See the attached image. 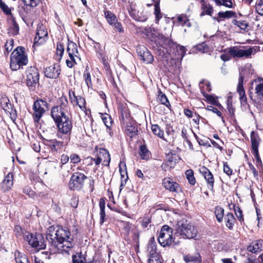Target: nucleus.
Wrapping results in <instances>:
<instances>
[{
  "label": "nucleus",
  "mask_w": 263,
  "mask_h": 263,
  "mask_svg": "<svg viewBox=\"0 0 263 263\" xmlns=\"http://www.w3.org/2000/svg\"><path fill=\"white\" fill-rule=\"evenodd\" d=\"M47 239L59 251L68 253L74 246L73 236L66 228L50 227L47 231Z\"/></svg>",
  "instance_id": "nucleus-1"
},
{
  "label": "nucleus",
  "mask_w": 263,
  "mask_h": 263,
  "mask_svg": "<svg viewBox=\"0 0 263 263\" xmlns=\"http://www.w3.org/2000/svg\"><path fill=\"white\" fill-rule=\"evenodd\" d=\"M28 57L24 47L18 46L11 53L10 67L12 70L23 68L24 66L28 64Z\"/></svg>",
  "instance_id": "nucleus-2"
},
{
  "label": "nucleus",
  "mask_w": 263,
  "mask_h": 263,
  "mask_svg": "<svg viewBox=\"0 0 263 263\" xmlns=\"http://www.w3.org/2000/svg\"><path fill=\"white\" fill-rule=\"evenodd\" d=\"M58 128L57 136L59 139L69 141L72 128V123L69 117L55 123Z\"/></svg>",
  "instance_id": "nucleus-3"
},
{
  "label": "nucleus",
  "mask_w": 263,
  "mask_h": 263,
  "mask_svg": "<svg viewBox=\"0 0 263 263\" xmlns=\"http://www.w3.org/2000/svg\"><path fill=\"white\" fill-rule=\"evenodd\" d=\"M59 102V105L53 106L51 110V116L55 123L68 117L66 115L68 112L67 98L62 97L60 98Z\"/></svg>",
  "instance_id": "nucleus-4"
},
{
  "label": "nucleus",
  "mask_w": 263,
  "mask_h": 263,
  "mask_svg": "<svg viewBox=\"0 0 263 263\" xmlns=\"http://www.w3.org/2000/svg\"><path fill=\"white\" fill-rule=\"evenodd\" d=\"M87 178L83 173L74 172L71 176L68 182V188L71 191H80L84 185L85 180Z\"/></svg>",
  "instance_id": "nucleus-5"
},
{
  "label": "nucleus",
  "mask_w": 263,
  "mask_h": 263,
  "mask_svg": "<svg viewBox=\"0 0 263 263\" xmlns=\"http://www.w3.org/2000/svg\"><path fill=\"white\" fill-rule=\"evenodd\" d=\"M173 229L167 225L163 226L158 237L159 243L163 247L169 246L173 242Z\"/></svg>",
  "instance_id": "nucleus-6"
},
{
  "label": "nucleus",
  "mask_w": 263,
  "mask_h": 263,
  "mask_svg": "<svg viewBox=\"0 0 263 263\" xmlns=\"http://www.w3.org/2000/svg\"><path fill=\"white\" fill-rule=\"evenodd\" d=\"M25 239L28 243L37 250L44 249L46 248L44 239L41 234H32L28 233L25 236Z\"/></svg>",
  "instance_id": "nucleus-7"
},
{
  "label": "nucleus",
  "mask_w": 263,
  "mask_h": 263,
  "mask_svg": "<svg viewBox=\"0 0 263 263\" xmlns=\"http://www.w3.org/2000/svg\"><path fill=\"white\" fill-rule=\"evenodd\" d=\"M177 232L183 238H193L196 237L197 231L194 226L192 224L185 223L178 224Z\"/></svg>",
  "instance_id": "nucleus-8"
},
{
  "label": "nucleus",
  "mask_w": 263,
  "mask_h": 263,
  "mask_svg": "<svg viewBox=\"0 0 263 263\" xmlns=\"http://www.w3.org/2000/svg\"><path fill=\"white\" fill-rule=\"evenodd\" d=\"M47 103L43 100H37L34 102L33 116L34 122H38L39 121L45 112V108L47 107Z\"/></svg>",
  "instance_id": "nucleus-9"
},
{
  "label": "nucleus",
  "mask_w": 263,
  "mask_h": 263,
  "mask_svg": "<svg viewBox=\"0 0 263 263\" xmlns=\"http://www.w3.org/2000/svg\"><path fill=\"white\" fill-rule=\"evenodd\" d=\"M26 83L28 87L34 86L39 80V73L34 67H30L26 70Z\"/></svg>",
  "instance_id": "nucleus-10"
},
{
  "label": "nucleus",
  "mask_w": 263,
  "mask_h": 263,
  "mask_svg": "<svg viewBox=\"0 0 263 263\" xmlns=\"http://www.w3.org/2000/svg\"><path fill=\"white\" fill-rule=\"evenodd\" d=\"M45 144L48 146L52 153L59 152L65 148L69 141H59L57 139H44Z\"/></svg>",
  "instance_id": "nucleus-11"
},
{
  "label": "nucleus",
  "mask_w": 263,
  "mask_h": 263,
  "mask_svg": "<svg viewBox=\"0 0 263 263\" xmlns=\"http://www.w3.org/2000/svg\"><path fill=\"white\" fill-rule=\"evenodd\" d=\"M251 84L257 98L263 100V78L257 76L252 81Z\"/></svg>",
  "instance_id": "nucleus-12"
},
{
  "label": "nucleus",
  "mask_w": 263,
  "mask_h": 263,
  "mask_svg": "<svg viewBox=\"0 0 263 263\" xmlns=\"http://www.w3.org/2000/svg\"><path fill=\"white\" fill-rule=\"evenodd\" d=\"M47 29L43 24H39L36 29V33L34 40V45H39L44 43L47 37Z\"/></svg>",
  "instance_id": "nucleus-13"
},
{
  "label": "nucleus",
  "mask_w": 263,
  "mask_h": 263,
  "mask_svg": "<svg viewBox=\"0 0 263 263\" xmlns=\"http://www.w3.org/2000/svg\"><path fill=\"white\" fill-rule=\"evenodd\" d=\"M69 98L70 103L74 106L78 105L81 110L85 111L86 109V102L85 99L81 96H76L72 90H69Z\"/></svg>",
  "instance_id": "nucleus-14"
},
{
  "label": "nucleus",
  "mask_w": 263,
  "mask_h": 263,
  "mask_svg": "<svg viewBox=\"0 0 263 263\" xmlns=\"http://www.w3.org/2000/svg\"><path fill=\"white\" fill-rule=\"evenodd\" d=\"M137 51L139 56L141 58V60L144 62L149 64L153 61V55L145 47L143 46H138L137 48Z\"/></svg>",
  "instance_id": "nucleus-15"
},
{
  "label": "nucleus",
  "mask_w": 263,
  "mask_h": 263,
  "mask_svg": "<svg viewBox=\"0 0 263 263\" xmlns=\"http://www.w3.org/2000/svg\"><path fill=\"white\" fill-rule=\"evenodd\" d=\"M163 185L165 189L172 192L179 193L181 191L179 184L173 181L170 177H166L163 179Z\"/></svg>",
  "instance_id": "nucleus-16"
},
{
  "label": "nucleus",
  "mask_w": 263,
  "mask_h": 263,
  "mask_svg": "<svg viewBox=\"0 0 263 263\" xmlns=\"http://www.w3.org/2000/svg\"><path fill=\"white\" fill-rule=\"evenodd\" d=\"M200 172L202 174V176L206 180L208 189L210 190H213L214 183V178L212 173L205 167H202L200 170Z\"/></svg>",
  "instance_id": "nucleus-17"
},
{
  "label": "nucleus",
  "mask_w": 263,
  "mask_h": 263,
  "mask_svg": "<svg viewBox=\"0 0 263 263\" xmlns=\"http://www.w3.org/2000/svg\"><path fill=\"white\" fill-rule=\"evenodd\" d=\"M60 66L58 64H53L45 70V76L50 79H57L60 74Z\"/></svg>",
  "instance_id": "nucleus-18"
},
{
  "label": "nucleus",
  "mask_w": 263,
  "mask_h": 263,
  "mask_svg": "<svg viewBox=\"0 0 263 263\" xmlns=\"http://www.w3.org/2000/svg\"><path fill=\"white\" fill-rule=\"evenodd\" d=\"M129 13L130 16L137 21L145 22L148 18L146 12H144L143 11L137 10L133 8L129 10Z\"/></svg>",
  "instance_id": "nucleus-19"
},
{
  "label": "nucleus",
  "mask_w": 263,
  "mask_h": 263,
  "mask_svg": "<svg viewBox=\"0 0 263 263\" xmlns=\"http://www.w3.org/2000/svg\"><path fill=\"white\" fill-rule=\"evenodd\" d=\"M67 52L70 59H73L76 58L79 61H81V58L79 57V53L78 50L77 45L72 42H69L67 47Z\"/></svg>",
  "instance_id": "nucleus-20"
},
{
  "label": "nucleus",
  "mask_w": 263,
  "mask_h": 263,
  "mask_svg": "<svg viewBox=\"0 0 263 263\" xmlns=\"http://www.w3.org/2000/svg\"><path fill=\"white\" fill-rule=\"evenodd\" d=\"M251 141L252 144V151L255 157L258 156V147L259 145L260 139L258 135L254 132L251 135Z\"/></svg>",
  "instance_id": "nucleus-21"
},
{
  "label": "nucleus",
  "mask_w": 263,
  "mask_h": 263,
  "mask_svg": "<svg viewBox=\"0 0 263 263\" xmlns=\"http://www.w3.org/2000/svg\"><path fill=\"white\" fill-rule=\"evenodd\" d=\"M201 13L200 16H203L205 15H209L211 16L213 13L214 9L213 7L204 0H201Z\"/></svg>",
  "instance_id": "nucleus-22"
},
{
  "label": "nucleus",
  "mask_w": 263,
  "mask_h": 263,
  "mask_svg": "<svg viewBox=\"0 0 263 263\" xmlns=\"http://www.w3.org/2000/svg\"><path fill=\"white\" fill-rule=\"evenodd\" d=\"M249 252L256 253L263 250V240H258L252 242L247 248Z\"/></svg>",
  "instance_id": "nucleus-23"
},
{
  "label": "nucleus",
  "mask_w": 263,
  "mask_h": 263,
  "mask_svg": "<svg viewBox=\"0 0 263 263\" xmlns=\"http://www.w3.org/2000/svg\"><path fill=\"white\" fill-rule=\"evenodd\" d=\"M183 260L185 263H201L202 259L199 253L187 254L183 256Z\"/></svg>",
  "instance_id": "nucleus-24"
},
{
  "label": "nucleus",
  "mask_w": 263,
  "mask_h": 263,
  "mask_svg": "<svg viewBox=\"0 0 263 263\" xmlns=\"http://www.w3.org/2000/svg\"><path fill=\"white\" fill-rule=\"evenodd\" d=\"M13 184V175L9 173L4 178L3 183L2 187L4 191H7L10 190Z\"/></svg>",
  "instance_id": "nucleus-25"
},
{
  "label": "nucleus",
  "mask_w": 263,
  "mask_h": 263,
  "mask_svg": "<svg viewBox=\"0 0 263 263\" xmlns=\"http://www.w3.org/2000/svg\"><path fill=\"white\" fill-rule=\"evenodd\" d=\"M243 76L240 75L238 80V83L237 86V91L239 94V98L241 101H246L247 100V97L245 95V90L243 87Z\"/></svg>",
  "instance_id": "nucleus-26"
},
{
  "label": "nucleus",
  "mask_w": 263,
  "mask_h": 263,
  "mask_svg": "<svg viewBox=\"0 0 263 263\" xmlns=\"http://www.w3.org/2000/svg\"><path fill=\"white\" fill-rule=\"evenodd\" d=\"M156 245L154 237H152L148 242L147 246V251L151 256L150 258H156Z\"/></svg>",
  "instance_id": "nucleus-27"
},
{
  "label": "nucleus",
  "mask_w": 263,
  "mask_h": 263,
  "mask_svg": "<svg viewBox=\"0 0 263 263\" xmlns=\"http://www.w3.org/2000/svg\"><path fill=\"white\" fill-rule=\"evenodd\" d=\"M72 261V263H94L91 261L87 262L85 255L83 254L82 252L73 254Z\"/></svg>",
  "instance_id": "nucleus-28"
},
{
  "label": "nucleus",
  "mask_w": 263,
  "mask_h": 263,
  "mask_svg": "<svg viewBox=\"0 0 263 263\" xmlns=\"http://www.w3.org/2000/svg\"><path fill=\"white\" fill-rule=\"evenodd\" d=\"M101 155L104 156L107 159L109 158V153L105 149H101L100 150L97 158H90V159L91 160L94 161L96 165H98L103 160V158L101 157Z\"/></svg>",
  "instance_id": "nucleus-29"
},
{
  "label": "nucleus",
  "mask_w": 263,
  "mask_h": 263,
  "mask_svg": "<svg viewBox=\"0 0 263 263\" xmlns=\"http://www.w3.org/2000/svg\"><path fill=\"white\" fill-rule=\"evenodd\" d=\"M255 52L256 50L254 47H244L243 49H240V58H250L251 54Z\"/></svg>",
  "instance_id": "nucleus-30"
},
{
  "label": "nucleus",
  "mask_w": 263,
  "mask_h": 263,
  "mask_svg": "<svg viewBox=\"0 0 263 263\" xmlns=\"http://www.w3.org/2000/svg\"><path fill=\"white\" fill-rule=\"evenodd\" d=\"M173 47L176 49L175 54L178 56L177 58H180V60H182L186 52V49L185 47L177 44V43H174Z\"/></svg>",
  "instance_id": "nucleus-31"
},
{
  "label": "nucleus",
  "mask_w": 263,
  "mask_h": 263,
  "mask_svg": "<svg viewBox=\"0 0 263 263\" xmlns=\"http://www.w3.org/2000/svg\"><path fill=\"white\" fill-rule=\"evenodd\" d=\"M1 105L2 108L5 111L9 112L12 110V105L9 100L7 97H3L1 99Z\"/></svg>",
  "instance_id": "nucleus-32"
},
{
  "label": "nucleus",
  "mask_w": 263,
  "mask_h": 263,
  "mask_svg": "<svg viewBox=\"0 0 263 263\" xmlns=\"http://www.w3.org/2000/svg\"><path fill=\"white\" fill-rule=\"evenodd\" d=\"M226 226L230 230H232L235 222L234 215L231 213H228L225 217Z\"/></svg>",
  "instance_id": "nucleus-33"
},
{
  "label": "nucleus",
  "mask_w": 263,
  "mask_h": 263,
  "mask_svg": "<svg viewBox=\"0 0 263 263\" xmlns=\"http://www.w3.org/2000/svg\"><path fill=\"white\" fill-rule=\"evenodd\" d=\"M15 259L17 263H29L27 256L20 252L15 254Z\"/></svg>",
  "instance_id": "nucleus-34"
},
{
  "label": "nucleus",
  "mask_w": 263,
  "mask_h": 263,
  "mask_svg": "<svg viewBox=\"0 0 263 263\" xmlns=\"http://www.w3.org/2000/svg\"><path fill=\"white\" fill-rule=\"evenodd\" d=\"M152 130L154 134L157 136L161 139L164 140V132L162 130L160 126L157 124H154L152 125Z\"/></svg>",
  "instance_id": "nucleus-35"
},
{
  "label": "nucleus",
  "mask_w": 263,
  "mask_h": 263,
  "mask_svg": "<svg viewBox=\"0 0 263 263\" xmlns=\"http://www.w3.org/2000/svg\"><path fill=\"white\" fill-rule=\"evenodd\" d=\"M104 15L107 21L111 25H113L117 21L116 16L111 12L105 11Z\"/></svg>",
  "instance_id": "nucleus-36"
},
{
  "label": "nucleus",
  "mask_w": 263,
  "mask_h": 263,
  "mask_svg": "<svg viewBox=\"0 0 263 263\" xmlns=\"http://www.w3.org/2000/svg\"><path fill=\"white\" fill-rule=\"evenodd\" d=\"M219 17L223 18H230L232 17H236V13L232 11H226L225 12L220 11L218 13Z\"/></svg>",
  "instance_id": "nucleus-37"
},
{
  "label": "nucleus",
  "mask_w": 263,
  "mask_h": 263,
  "mask_svg": "<svg viewBox=\"0 0 263 263\" xmlns=\"http://www.w3.org/2000/svg\"><path fill=\"white\" fill-rule=\"evenodd\" d=\"M177 20L180 25L191 26L190 23L189 22V19L186 15L181 14L177 17Z\"/></svg>",
  "instance_id": "nucleus-38"
},
{
  "label": "nucleus",
  "mask_w": 263,
  "mask_h": 263,
  "mask_svg": "<svg viewBox=\"0 0 263 263\" xmlns=\"http://www.w3.org/2000/svg\"><path fill=\"white\" fill-rule=\"evenodd\" d=\"M224 209L220 206H216L215 208V215L217 221L221 222L223 219Z\"/></svg>",
  "instance_id": "nucleus-39"
},
{
  "label": "nucleus",
  "mask_w": 263,
  "mask_h": 263,
  "mask_svg": "<svg viewBox=\"0 0 263 263\" xmlns=\"http://www.w3.org/2000/svg\"><path fill=\"white\" fill-rule=\"evenodd\" d=\"M0 9L7 15H11V10L13 9V8L9 7L3 0H0Z\"/></svg>",
  "instance_id": "nucleus-40"
},
{
  "label": "nucleus",
  "mask_w": 263,
  "mask_h": 263,
  "mask_svg": "<svg viewBox=\"0 0 263 263\" xmlns=\"http://www.w3.org/2000/svg\"><path fill=\"white\" fill-rule=\"evenodd\" d=\"M154 14L155 15L156 23H158L159 20L162 17V14L161 12L160 5L159 3H156L155 5Z\"/></svg>",
  "instance_id": "nucleus-41"
},
{
  "label": "nucleus",
  "mask_w": 263,
  "mask_h": 263,
  "mask_svg": "<svg viewBox=\"0 0 263 263\" xmlns=\"http://www.w3.org/2000/svg\"><path fill=\"white\" fill-rule=\"evenodd\" d=\"M199 87L201 92L204 94L206 92H210L211 90L210 83L208 81L201 82L199 83Z\"/></svg>",
  "instance_id": "nucleus-42"
},
{
  "label": "nucleus",
  "mask_w": 263,
  "mask_h": 263,
  "mask_svg": "<svg viewBox=\"0 0 263 263\" xmlns=\"http://www.w3.org/2000/svg\"><path fill=\"white\" fill-rule=\"evenodd\" d=\"M126 134L130 137L135 136L138 132L137 128L132 125H127L126 128Z\"/></svg>",
  "instance_id": "nucleus-43"
},
{
  "label": "nucleus",
  "mask_w": 263,
  "mask_h": 263,
  "mask_svg": "<svg viewBox=\"0 0 263 263\" xmlns=\"http://www.w3.org/2000/svg\"><path fill=\"white\" fill-rule=\"evenodd\" d=\"M140 156L143 159H147L149 156V152L146 148L145 146L141 145L140 147Z\"/></svg>",
  "instance_id": "nucleus-44"
},
{
  "label": "nucleus",
  "mask_w": 263,
  "mask_h": 263,
  "mask_svg": "<svg viewBox=\"0 0 263 263\" xmlns=\"http://www.w3.org/2000/svg\"><path fill=\"white\" fill-rule=\"evenodd\" d=\"M185 175L189 183L194 185L196 183V180L194 176V172L192 170H188L185 172Z\"/></svg>",
  "instance_id": "nucleus-45"
},
{
  "label": "nucleus",
  "mask_w": 263,
  "mask_h": 263,
  "mask_svg": "<svg viewBox=\"0 0 263 263\" xmlns=\"http://www.w3.org/2000/svg\"><path fill=\"white\" fill-rule=\"evenodd\" d=\"M158 99L162 104L165 105L166 107H168L170 105V103L166 96L161 91L159 92L158 96Z\"/></svg>",
  "instance_id": "nucleus-46"
},
{
  "label": "nucleus",
  "mask_w": 263,
  "mask_h": 263,
  "mask_svg": "<svg viewBox=\"0 0 263 263\" xmlns=\"http://www.w3.org/2000/svg\"><path fill=\"white\" fill-rule=\"evenodd\" d=\"M232 23L243 30H246L248 27V24L245 21H239L236 20H233Z\"/></svg>",
  "instance_id": "nucleus-47"
},
{
  "label": "nucleus",
  "mask_w": 263,
  "mask_h": 263,
  "mask_svg": "<svg viewBox=\"0 0 263 263\" xmlns=\"http://www.w3.org/2000/svg\"><path fill=\"white\" fill-rule=\"evenodd\" d=\"M227 51L234 58H240V49L237 47H232L227 49Z\"/></svg>",
  "instance_id": "nucleus-48"
},
{
  "label": "nucleus",
  "mask_w": 263,
  "mask_h": 263,
  "mask_svg": "<svg viewBox=\"0 0 263 263\" xmlns=\"http://www.w3.org/2000/svg\"><path fill=\"white\" fill-rule=\"evenodd\" d=\"M83 77L87 87L88 88L91 87L92 86L91 77L90 73L87 71V69H86L84 71Z\"/></svg>",
  "instance_id": "nucleus-49"
},
{
  "label": "nucleus",
  "mask_w": 263,
  "mask_h": 263,
  "mask_svg": "<svg viewBox=\"0 0 263 263\" xmlns=\"http://www.w3.org/2000/svg\"><path fill=\"white\" fill-rule=\"evenodd\" d=\"M13 47V40L12 39L8 40L5 45V50L6 51V52H5V54H8L12 50Z\"/></svg>",
  "instance_id": "nucleus-50"
},
{
  "label": "nucleus",
  "mask_w": 263,
  "mask_h": 263,
  "mask_svg": "<svg viewBox=\"0 0 263 263\" xmlns=\"http://www.w3.org/2000/svg\"><path fill=\"white\" fill-rule=\"evenodd\" d=\"M64 51V47L61 43L58 44L57 46V54L59 56V60H60L63 56Z\"/></svg>",
  "instance_id": "nucleus-51"
},
{
  "label": "nucleus",
  "mask_w": 263,
  "mask_h": 263,
  "mask_svg": "<svg viewBox=\"0 0 263 263\" xmlns=\"http://www.w3.org/2000/svg\"><path fill=\"white\" fill-rule=\"evenodd\" d=\"M26 6L31 7H36L40 2V0H22Z\"/></svg>",
  "instance_id": "nucleus-52"
},
{
  "label": "nucleus",
  "mask_w": 263,
  "mask_h": 263,
  "mask_svg": "<svg viewBox=\"0 0 263 263\" xmlns=\"http://www.w3.org/2000/svg\"><path fill=\"white\" fill-rule=\"evenodd\" d=\"M188 130H191L193 134L194 133L192 129L183 127L181 129V136L185 141H186L187 142H189V144H190L191 142L188 139Z\"/></svg>",
  "instance_id": "nucleus-53"
},
{
  "label": "nucleus",
  "mask_w": 263,
  "mask_h": 263,
  "mask_svg": "<svg viewBox=\"0 0 263 263\" xmlns=\"http://www.w3.org/2000/svg\"><path fill=\"white\" fill-rule=\"evenodd\" d=\"M70 59V60H66V65L69 68L73 67L74 65L78 64V62H79V61L76 58L73 57V60L72 59Z\"/></svg>",
  "instance_id": "nucleus-54"
},
{
  "label": "nucleus",
  "mask_w": 263,
  "mask_h": 263,
  "mask_svg": "<svg viewBox=\"0 0 263 263\" xmlns=\"http://www.w3.org/2000/svg\"><path fill=\"white\" fill-rule=\"evenodd\" d=\"M23 192L30 197H33L35 195V193L34 191H33L31 188L28 186H25L23 189Z\"/></svg>",
  "instance_id": "nucleus-55"
},
{
  "label": "nucleus",
  "mask_w": 263,
  "mask_h": 263,
  "mask_svg": "<svg viewBox=\"0 0 263 263\" xmlns=\"http://www.w3.org/2000/svg\"><path fill=\"white\" fill-rule=\"evenodd\" d=\"M234 211L239 220L241 221L243 220L242 211L238 206H234Z\"/></svg>",
  "instance_id": "nucleus-56"
},
{
  "label": "nucleus",
  "mask_w": 263,
  "mask_h": 263,
  "mask_svg": "<svg viewBox=\"0 0 263 263\" xmlns=\"http://www.w3.org/2000/svg\"><path fill=\"white\" fill-rule=\"evenodd\" d=\"M227 109L231 116L234 115L235 109L233 106L232 102L229 99L227 101Z\"/></svg>",
  "instance_id": "nucleus-57"
},
{
  "label": "nucleus",
  "mask_w": 263,
  "mask_h": 263,
  "mask_svg": "<svg viewBox=\"0 0 263 263\" xmlns=\"http://www.w3.org/2000/svg\"><path fill=\"white\" fill-rule=\"evenodd\" d=\"M194 135L200 145L210 146V144H209L208 141L207 140L200 139L197 137V136L195 133H194Z\"/></svg>",
  "instance_id": "nucleus-58"
},
{
  "label": "nucleus",
  "mask_w": 263,
  "mask_h": 263,
  "mask_svg": "<svg viewBox=\"0 0 263 263\" xmlns=\"http://www.w3.org/2000/svg\"><path fill=\"white\" fill-rule=\"evenodd\" d=\"M223 172L228 176L232 174V170L229 167L227 162H223Z\"/></svg>",
  "instance_id": "nucleus-59"
},
{
  "label": "nucleus",
  "mask_w": 263,
  "mask_h": 263,
  "mask_svg": "<svg viewBox=\"0 0 263 263\" xmlns=\"http://www.w3.org/2000/svg\"><path fill=\"white\" fill-rule=\"evenodd\" d=\"M70 162L72 163H77L81 161L80 157L77 154H72L70 156Z\"/></svg>",
  "instance_id": "nucleus-60"
},
{
  "label": "nucleus",
  "mask_w": 263,
  "mask_h": 263,
  "mask_svg": "<svg viewBox=\"0 0 263 263\" xmlns=\"http://www.w3.org/2000/svg\"><path fill=\"white\" fill-rule=\"evenodd\" d=\"M78 202H79L78 197H77L76 196H73L71 198V201H70V204L73 208H76L78 206Z\"/></svg>",
  "instance_id": "nucleus-61"
},
{
  "label": "nucleus",
  "mask_w": 263,
  "mask_h": 263,
  "mask_svg": "<svg viewBox=\"0 0 263 263\" xmlns=\"http://www.w3.org/2000/svg\"><path fill=\"white\" fill-rule=\"evenodd\" d=\"M207 109L209 111H212L213 112H214L215 114H216L217 115V116L219 117L222 116V114L217 108L214 107L213 106H209L207 108Z\"/></svg>",
  "instance_id": "nucleus-62"
},
{
  "label": "nucleus",
  "mask_w": 263,
  "mask_h": 263,
  "mask_svg": "<svg viewBox=\"0 0 263 263\" xmlns=\"http://www.w3.org/2000/svg\"><path fill=\"white\" fill-rule=\"evenodd\" d=\"M69 158L67 155H62L61 156V163L62 164V165H61V167L62 168V165H64V164H66L69 160Z\"/></svg>",
  "instance_id": "nucleus-63"
},
{
  "label": "nucleus",
  "mask_w": 263,
  "mask_h": 263,
  "mask_svg": "<svg viewBox=\"0 0 263 263\" xmlns=\"http://www.w3.org/2000/svg\"><path fill=\"white\" fill-rule=\"evenodd\" d=\"M255 9L256 11L259 14L263 15V5L258 3L255 6Z\"/></svg>",
  "instance_id": "nucleus-64"
}]
</instances>
